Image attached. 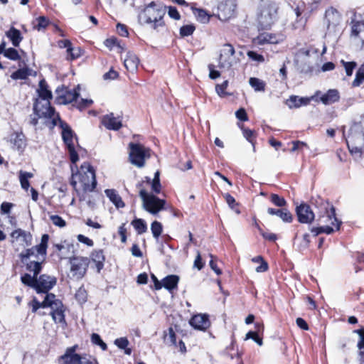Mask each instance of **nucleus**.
I'll return each mask as SVG.
<instances>
[{"label": "nucleus", "mask_w": 364, "mask_h": 364, "mask_svg": "<svg viewBox=\"0 0 364 364\" xmlns=\"http://www.w3.org/2000/svg\"><path fill=\"white\" fill-rule=\"evenodd\" d=\"M80 181L85 192H92L97 186L95 171L88 162L83 163L80 166Z\"/></svg>", "instance_id": "obj_6"}, {"label": "nucleus", "mask_w": 364, "mask_h": 364, "mask_svg": "<svg viewBox=\"0 0 364 364\" xmlns=\"http://www.w3.org/2000/svg\"><path fill=\"white\" fill-rule=\"evenodd\" d=\"M139 64V59L136 54L128 52L124 60V65L126 69L129 72H134L137 70Z\"/></svg>", "instance_id": "obj_23"}, {"label": "nucleus", "mask_w": 364, "mask_h": 364, "mask_svg": "<svg viewBox=\"0 0 364 364\" xmlns=\"http://www.w3.org/2000/svg\"><path fill=\"white\" fill-rule=\"evenodd\" d=\"M29 75V69L21 68L13 73L11 75V77L13 80H26Z\"/></svg>", "instance_id": "obj_46"}, {"label": "nucleus", "mask_w": 364, "mask_h": 364, "mask_svg": "<svg viewBox=\"0 0 364 364\" xmlns=\"http://www.w3.org/2000/svg\"><path fill=\"white\" fill-rule=\"evenodd\" d=\"M311 231L312 233L314 234L315 236H317L318 235L321 233L330 235L334 232V228L333 227H331L330 225H325L317 228H312L311 229Z\"/></svg>", "instance_id": "obj_43"}, {"label": "nucleus", "mask_w": 364, "mask_h": 364, "mask_svg": "<svg viewBox=\"0 0 364 364\" xmlns=\"http://www.w3.org/2000/svg\"><path fill=\"white\" fill-rule=\"evenodd\" d=\"M165 342L170 344L176 346V335L172 327L168 328V333L164 336Z\"/></svg>", "instance_id": "obj_53"}, {"label": "nucleus", "mask_w": 364, "mask_h": 364, "mask_svg": "<svg viewBox=\"0 0 364 364\" xmlns=\"http://www.w3.org/2000/svg\"><path fill=\"white\" fill-rule=\"evenodd\" d=\"M91 341L93 344L99 346L103 350H106L107 349V344L102 340L100 336L97 333H93L91 335Z\"/></svg>", "instance_id": "obj_56"}, {"label": "nucleus", "mask_w": 364, "mask_h": 364, "mask_svg": "<svg viewBox=\"0 0 364 364\" xmlns=\"http://www.w3.org/2000/svg\"><path fill=\"white\" fill-rule=\"evenodd\" d=\"M363 82H364V68L361 67L356 72L355 77L352 85L353 87H358Z\"/></svg>", "instance_id": "obj_58"}, {"label": "nucleus", "mask_w": 364, "mask_h": 364, "mask_svg": "<svg viewBox=\"0 0 364 364\" xmlns=\"http://www.w3.org/2000/svg\"><path fill=\"white\" fill-rule=\"evenodd\" d=\"M236 0H221L218 5L217 16L220 21H228L235 14Z\"/></svg>", "instance_id": "obj_9"}, {"label": "nucleus", "mask_w": 364, "mask_h": 364, "mask_svg": "<svg viewBox=\"0 0 364 364\" xmlns=\"http://www.w3.org/2000/svg\"><path fill=\"white\" fill-rule=\"evenodd\" d=\"M294 11L296 15V21L292 24L293 28L301 29L304 27L306 20L303 19V18H300L301 12L298 6L294 9Z\"/></svg>", "instance_id": "obj_45"}, {"label": "nucleus", "mask_w": 364, "mask_h": 364, "mask_svg": "<svg viewBox=\"0 0 364 364\" xmlns=\"http://www.w3.org/2000/svg\"><path fill=\"white\" fill-rule=\"evenodd\" d=\"M50 220L53 224L59 228H63L66 225V222L60 216L58 215H50Z\"/></svg>", "instance_id": "obj_62"}, {"label": "nucleus", "mask_w": 364, "mask_h": 364, "mask_svg": "<svg viewBox=\"0 0 364 364\" xmlns=\"http://www.w3.org/2000/svg\"><path fill=\"white\" fill-rule=\"evenodd\" d=\"M33 110L39 116H42L44 118L52 119V122L54 126L57 124V115L55 116V109L50 106V101L42 102L36 99L33 103Z\"/></svg>", "instance_id": "obj_8"}, {"label": "nucleus", "mask_w": 364, "mask_h": 364, "mask_svg": "<svg viewBox=\"0 0 364 364\" xmlns=\"http://www.w3.org/2000/svg\"><path fill=\"white\" fill-rule=\"evenodd\" d=\"M240 128L242 130L244 137L250 142L255 148V132L252 129L245 128L244 126H241Z\"/></svg>", "instance_id": "obj_51"}, {"label": "nucleus", "mask_w": 364, "mask_h": 364, "mask_svg": "<svg viewBox=\"0 0 364 364\" xmlns=\"http://www.w3.org/2000/svg\"><path fill=\"white\" fill-rule=\"evenodd\" d=\"M105 193L117 208H122L125 206L122 197L115 189H106Z\"/></svg>", "instance_id": "obj_26"}, {"label": "nucleus", "mask_w": 364, "mask_h": 364, "mask_svg": "<svg viewBox=\"0 0 364 364\" xmlns=\"http://www.w3.org/2000/svg\"><path fill=\"white\" fill-rule=\"evenodd\" d=\"M102 123L108 129L119 130L122 124L119 117H115L113 113L105 115L102 118Z\"/></svg>", "instance_id": "obj_19"}, {"label": "nucleus", "mask_w": 364, "mask_h": 364, "mask_svg": "<svg viewBox=\"0 0 364 364\" xmlns=\"http://www.w3.org/2000/svg\"><path fill=\"white\" fill-rule=\"evenodd\" d=\"M57 308L51 309L50 315L53 318V320L56 323H60L63 328L67 326V323L65 318V309L64 306L62 304V306H56Z\"/></svg>", "instance_id": "obj_21"}, {"label": "nucleus", "mask_w": 364, "mask_h": 364, "mask_svg": "<svg viewBox=\"0 0 364 364\" xmlns=\"http://www.w3.org/2000/svg\"><path fill=\"white\" fill-rule=\"evenodd\" d=\"M139 196L143 201V208L151 214L156 215L165 208L166 200L154 194H149L145 189L139 191Z\"/></svg>", "instance_id": "obj_4"}, {"label": "nucleus", "mask_w": 364, "mask_h": 364, "mask_svg": "<svg viewBox=\"0 0 364 364\" xmlns=\"http://www.w3.org/2000/svg\"><path fill=\"white\" fill-rule=\"evenodd\" d=\"M313 98H314V97H299L296 95H291L289 97V98L288 100H287L286 105L290 109L299 108L301 106H306V105H309Z\"/></svg>", "instance_id": "obj_20"}, {"label": "nucleus", "mask_w": 364, "mask_h": 364, "mask_svg": "<svg viewBox=\"0 0 364 364\" xmlns=\"http://www.w3.org/2000/svg\"><path fill=\"white\" fill-rule=\"evenodd\" d=\"M250 85L251 87L256 91H264L265 90V82L257 77H250L249 80Z\"/></svg>", "instance_id": "obj_41"}, {"label": "nucleus", "mask_w": 364, "mask_h": 364, "mask_svg": "<svg viewBox=\"0 0 364 364\" xmlns=\"http://www.w3.org/2000/svg\"><path fill=\"white\" fill-rule=\"evenodd\" d=\"M325 21L328 31L335 32L341 21V16L336 9L331 7L326 11Z\"/></svg>", "instance_id": "obj_15"}, {"label": "nucleus", "mask_w": 364, "mask_h": 364, "mask_svg": "<svg viewBox=\"0 0 364 364\" xmlns=\"http://www.w3.org/2000/svg\"><path fill=\"white\" fill-rule=\"evenodd\" d=\"M294 245L296 246L297 250L299 252H304L306 250L310 245V235L309 233H304L302 236H299L296 233L294 238Z\"/></svg>", "instance_id": "obj_22"}, {"label": "nucleus", "mask_w": 364, "mask_h": 364, "mask_svg": "<svg viewBox=\"0 0 364 364\" xmlns=\"http://www.w3.org/2000/svg\"><path fill=\"white\" fill-rule=\"evenodd\" d=\"M129 148L130 149L129 156L130 162L139 168L143 167L145 161L151 156V150L141 144L133 142L129 143Z\"/></svg>", "instance_id": "obj_5"}, {"label": "nucleus", "mask_w": 364, "mask_h": 364, "mask_svg": "<svg viewBox=\"0 0 364 364\" xmlns=\"http://www.w3.org/2000/svg\"><path fill=\"white\" fill-rule=\"evenodd\" d=\"M58 44L60 48L67 49V53L69 56L68 59L73 60L80 56L79 53H74V49L72 47V43L70 40H60L58 42Z\"/></svg>", "instance_id": "obj_32"}, {"label": "nucleus", "mask_w": 364, "mask_h": 364, "mask_svg": "<svg viewBox=\"0 0 364 364\" xmlns=\"http://www.w3.org/2000/svg\"><path fill=\"white\" fill-rule=\"evenodd\" d=\"M33 174L29 172L20 171L19 180L23 189L27 191L30 187L28 178H32Z\"/></svg>", "instance_id": "obj_42"}, {"label": "nucleus", "mask_w": 364, "mask_h": 364, "mask_svg": "<svg viewBox=\"0 0 364 364\" xmlns=\"http://www.w3.org/2000/svg\"><path fill=\"white\" fill-rule=\"evenodd\" d=\"M75 296L79 303L84 304L87 301V293L85 289L81 287L77 290Z\"/></svg>", "instance_id": "obj_54"}, {"label": "nucleus", "mask_w": 364, "mask_h": 364, "mask_svg": "<svg viewBox=\"0 0 364 364\" xmlns=\"http://www.w3.org/2000/svg\"><path fill=\"white\" fill-rule=\"evenodd\" d=\"M151 230L153 235V237L158 240L159 236L161 235L163 227L160 222L154 221L151 225Z\"/></svg>", "instance_id": "obj_48"}, {"label": "nucleus", "mask_w": 364, "mask_h": 364, "mask_svg": "<svg viewBox=\"0 0 364 364\" xmlns=\"http://www.w3.org/2000/svg\"><path fill=\"white\" fill-rule=\"evenodd\" d=\"M74 139H68V141H63L69 153L70 160L73 164H75L79 160L78 154L75 151Z\"/></svg>", "instance_id": "obj_33"}, {"label": "nucleus", "mask_w": 364, "mask_h": 364, "mask_svg": "<svg viewBox=\"0 0 364 364\" xmlns=\"http://www.w3.org/2000/svg\"><path fill=\"white\" fill-rule=\"evenodd\" d=\"M80 364H98L97 359L91 355H83Z\"/></svg>", "instance_id": "obj_64"}, {"label": "nucleus", "mask_w": 364, "mask_h": 364, "mask_svg": "<svg viewBox=\"0 0 364 364\" xmlns=\"http://www.w3.org/2000/svg\"><path fill=\"white\" fill-rule=\"evenodd\" d=\"M159 171H157L154 173V177L151 180V190L154 193L158 194L161 192V185L160 183V178H159Z\"/></svg>", "instance_id": "obj_49"}, {"label": "nucleus", "mask_w": 364, "mask_h": 364, "mask_svg": "<svg viewBox=\"0 0 364 364\" xmlns=\"http://www.w3.org/2000/svg\"><path fill=\"white\" fill-rule=\"evenodd\" d=\"M267 213L272 215H277L280 218L284 223H291L293 220L291 213L287 208L275 209L269 208Z\"/></svg>", "instance_id": "obj_24"}, {"label": "nucleus", "mask_w": 364, "mask_h": 364, "mask_svg": "<svg viewBox=\"0 0 364 364\" xmlns=\"http://www.w3.org/2000/svg\"><path fill=\"white\" fill-rule=\"evenodd\" d=\"M114 344L119 349H125L129 346V342L126 337H121V338H117L114 341Z\"/></svg>", "instance_id": "obj_63"}, {"label": "nucleus", "mask_w": 364, "mask_h": 364, "mask_svg": "<svg viewBox=\"0 0 364 364\" xmlns=\"http://www.w3.org/2000/svg\"><path fill=\"white\" fill-rule=\"evenodd\" d=\"M353 333H357L359 336V341L358 342L357 347L359 349V351L363 350L364 349V327L354 330Z\"/></svg>", "instance_id": "obj_60"}, {"label": "nucleus", "mask_w": 364, "mask_h": 364, "mask_svg": "<svg viewBox=\"0 0 364 364\" xmlns=\"http://www.w3.org/2000/svg\"><path fill=\"white\" fill-rule=\"evenodd\" d=\"M11 240V243L14 245L18 243L22 247L30 246L32 243V235L30 232H26L21 228L14 230L10 235Z\"/></svg>", "instance_id": "obj_12"}, {"label": "nucleus", "mask_w": 364, "mask_h": 364, "mask_svg": "<svg viewBox=\"0 0 364 364\" xmlns=\"http://www.w3.org/2000/svg\"><path fill=\"white\" fill-rule=\"evenodd\" d=\"M316 206L318 209V222L322 225H328L338 230L341 222L336 217L335 208L328 201L318 198L315 200Z\"/></svg>", "instance_id": "obj_3"}, {"label": "nucleus", "mask_w": 364, "mask_h": 364, "mask_svg": "<svg viewBox=\"0 0 364 364\" xmlns=\"http://www.w3.org/2000/svg\"><path fill=\"white\" fill-rule=\"evenodd\" d=\"M165 14L166 6L152 1L139 14V22L141 24L149 25L151 28L159 31V28L165 26Z\"/></svg>", "instance_id": "obj_1"}, {"label": "nucleus", "mask_w": 364, "mask_h": 364, "mask_svg": "<svg viewBox=\"0 0 364 364\" xmlns=\"http://www.w3.org/2000/svg\"><path fill=\"white\" fill-rule=\"evenodd\" d=\"M190 324L196 329L205 331L210 327V322L207 314H197L191 318Z\"/></svg>", "instance_id": "obj_18"}, {"label": "nucleus", "mask_w": 364, "mask_h": 364, "mask_svg": "<svg viewBox=\"0 0 364 364\" xmlns=\"http://www.w3.org/2000/svg\"><path fill=\"white\" fill-rule=\"evenodd\" d=\"M224 198L229 207L233 210L236 213H240V210L238 208V204L236 203L235 199L229 193H225Z\"/></svg>", "instance_id": "obj_47"}, {"label": "nucleus", "mask_w": 364, "mask_h": 364, "mask_svg": "<svg viewBox=\"0 0 364 364\" xmlns=\"http://www.w3.org/2000/svg\"><path fill=\"white\" fill-rule=\"evenodd\" d=\"M43 308L50 307L57 308L56 306H62V301L59 299H55V295L53 294H46L44 300L43 301Z\"/></svg>", "instance_id": "obj_35"}, {"label": "nucleus", "mask_w": 364, "mask_h": 364, "mask_svg": "<svg viewBox=\"0 0 364 364\" xmlns=\"http://www.w3.org/2000/svg\"><path fill=\"white\" fill-rule=\"evenodd\" d=\"M77 345L69 347L63 355L58 358V364H80L82 355L76 353Z\"/></svg>", "instance_id": "obj_14"}, {"label": "nucleus", "mask_w": 364, "mask_h": 364, "mask_svg": "<svg viewBox=\"0 0 364 364\" xmlns=\"http://www.w3.org/2000/svg\"><path fill=\"white\" fill-rule=\"evenodd\" d=\"M57 282V279L55 277L50 276L48 274H41L37 277V284L36 287V291L39 293H48Z\"/></svg>", "instance_id": "obj_11"}, {"label": "nucleus", "mask_w": 364, "mask_h": 364, "mask_svg": "<svg viewBox=\"0 0 364 364\" xmlns=\"http://www.w3.org/2000/svg\"><path fill=\"white\" fill-rule=\"evenodd\" d=\"M277 4L272 0H261L257 13V26L259 30L269 29L278 19Z\"/></svg>", "instance_id": "obj_2"}, {"label": "nucleus", "mask_w": 364, "mask_h": 364, "mask_svg": "<svg viewBox=\"0 0 364 364\" xmlns=\"http://www.w3.org/2000/svg\"><path fill=\"white\" fill-rule=\"evenodd\" d=\"M26 269L33 273L34 276H37L42 270V263L41 262L30 261L26 264Z\"/></svg>", "instance_id": "obj_40"}, {"label": "nucleus", "mask_w": 364, "mask_h": 364, "mask_svg": "<svg viewBox=\"0 0 364 364\" xmlns=\"http://www.w3.org/2000/svg\"><path fill=\"white\" fill-rule=\"evenodd\" d=\"M228 86V80H225L222 84L216 85L215 90L220 97H224L227 95H229V94L225 92V90L227 89Z\"/></svg>", "instance_id": "obj_59"}, {"label": "nucleus", "mask_w": 364, "mask_h": 364, "mask_svg": "<svg viewBox=\"0 0 364 364\" xmlns=\"http://www.w3.org/2000/svg\"><path fill=\"white\" fill-rule=\"evenodd\" d=\"M253 262H260V265L256 268V272H264L268 269V264L266 261L264 260L262 256H257L252 258Z\"/></svg>", "instance_id": "obj_50"}, {"label": "nucleus", "mask_w": 364, "mask_h": 364, "mask_svg": "<svg viewBox=\"0 0 364 364\" xmlns=\"http://www.w3.org/2000/svg\"><path fill=\"white\" fill-rule=\"evenodd\" d=\"M364 33V21H351V36L360 38V34Z\"/></svg>", "instance_id": "obj_34"}, {"label": "nucleus", "mask_w": 364, "mask_h": 364, "mask_svg": "<svg viewBox=\"0 0 364 364\" xmlns=\"http://www.w3.org/2000/svg\"><path fill=\"white\" fill-rule=\"evenodd\" d=\"M340 99L339 92L337 90L331 89L323 95L320 100L324 105H331L338 102Z\"/></svg>", "instance_id": "obj_28"}, {"label": "nucleus", "mask_w": 364, "mask_h": 364, "mask_svg": "<svg viewBox=\"0 0 364 364\" xmlns=\"http://www.w3.org/2000/svg\"><path fill=\"white\" fill-rule=\"evenodd\" d=\"M58 120L60 122V126L62 129V139L63 141H68V139H74L75 137L76 140L77 139V136L75 135L70 127L65 122H63L59 114H57Z\"/></svg>", "instance_id": "obj_30"}, {"label": "nucleus", "mask_w": 364, "mask_h": 364, "mask_svg": "<svg viewBox=\"0 0 364 364\" xmlns=\"http://www.w3.org/2000/svg\"><path fill=\"white\" fill-rule=\"evenodd\" d=\"M4 55L11 60H18L21 58L18 52L14 48H7Z\"/></svg>", "instance_id": "obj_57"}, {"label": "nucleus", "mask_w": 364, "mask_h": 364, "mask_svg": "<svg viewBox=\"0 0 364 364\" xmlns=\"http://www.w3.org/2000/svg\"><path fill=\"white\" fill-rule=\"evenodd\" d=\"M235 49L231 44H225L220 50L218 67L220 68L230 69L232 65Z\"/></svg>", "instance_id": "obj_10"}, {"label": "nucleus", "mask_w": 364, "mask_h": 364, "mask_svg": "<svg viewBox=\"0 0 364 364\" xmlns=\"http://www.w3.org/2000/svg\"><path fill=\"white\" fill-rule=\"evenodd\" d=\"M90 259L86 257H73L69 259L70 264V272L73 277L77 279H82L86 274Z\"/></svg>", "instance_id": "obj_7"}, {"label": "nucleus", "mask_w": 364, "mask_h": 364, "mask_svg": "<svg viewBox=\"0 0 364 364\" xmlns=\"http://www.w3.org/2000/svg\"><path fill=\"white\" fill-rule=\"evenodd\" d=\"M50 23V21L44 16H41L33 21V28L38 31L45 30Z\"/></svg>", "instance_id": "obj_36"}, {"label": "nucleus", "mask_w": 364, "mask_h": 364, "mask_svg": "<svg viewBox=\"0 0 364 364\" xmlns=\"http://www.w3.org/2000/svg\"><path fill=\"white\" fill-rule=\"evenodd\" d=\"M38 92L39 97L44 101H50L53 97L52 92L48 89V85L45 80L39 82Z\"/></svg>", "instance_id": "obj_31"}, {"label": "nucleus", "mask_w": 364, "mask_h": 364, "mask_svg": "<svg viewBox=\"0 0 364 364\" xmlns=\"http://www.w3.org/2000/svg\"><path fill=\"white\" fill-rule=\"evenodd\" d=\"M131 225L139 235H141L147 230V225L143 219L135 218L132 221Z\"/></svg>", "instance_id": "obj_38"}, {"label": "nucleus", "mask_w": 364, "mask_h": 364, "mask_svg": "<svg viewBox=\"0 0 364 364\" xmlns=\"http://www.w3.org/2000/svg\"><path fill=\"white\" fill-rule=\"evenodd\" d=\"M193 12L199 22L205 23L209 21L210 15L204 9H196Z\"/></svg>", "instance_id": "obj_44"}, {"label": "nucleus", "mask_w": 364, "mask_h": 364, "mask_svg": "<svg viewBox=\"0 0 364 364\" xmlns=\"http://www.w3.org/2000/svg\"><path fill=\"white\" fill-rule=\"evenodd\" d=\"M284 40V36L282 33H261L255 38L253 42L255 44L259 46L264 44H277Z\"/></svg>", "instance_id": "obj_16"}, {"label": "nucleus", "mask_w": 364, "mask_h": 364, "mask_svg": "<svg viewBox=\"0 0 364 364\" xmlns=\"http://www.w3.org/2000/svg\"><path fill=\"white\" fill-rule=\"evenodd\" d=\"M48 240V235L44 234L41 237V243L34 246L35 251H36L38 255L43 256L46 255Z\"/></svg>", "instance_id": "obj_37"}, {"label": "nucleus", "mask_w": 364, "mask_h": 364, "mask_svg": "<svg viewBox=\"0 0 364 364\" xmlns=\"http://www.w3.org/2000/svg\"><path fill=\"white\" fill-rule=\"evenodd\" d=\"M341 63L343 65L346 70V73L348 76H351L353 72V70L356 67V63L355 62H346L343 60L341 61Z\"/></svg>", "instance_id": "obj_61"}, {"label": "nucleus", "mask_w": 364, "mask_h": 364, "mask_svg": "<svg viewBox=\"0 0 364 364\" xmlns=\"http://www.w3.org/2000/svg\"><path fill=\"white\" fill-rule=\"evenodd\" d=\"M6 36L11 41L14 47H18L23 40V36L20 31L14 26H11L9 30L6 32Z\"/></svg>", "instance_id": "obj_27"}, {"label": "nucleus", "mask_w": 364, "mask_h": 364, "mask_svg": "<svg viewBox=\"0 0 364 364\" xmlns=\"http://www.w3.org/2000/svg\"><path fill=\"white\" fill-rule=\"evenodd\" d=\"M196 30V26L193 24L184 25L180 28V36L182 38L192 35Z\"/></svg>", "instance_id": "obj_52"}, {"label": "nucleus", "mask_w": 364, "mask_h": 364, "mask_svg": "<svg viewBox=\"0 0 364 364\" xmlns=\"http://www.w3.org/2000/svg\"><path fill=\"white\" fill-rule=\"evenodd\" d=\"M179 277L177 275L171 274L162 279V287L171 291L177 288Z\"/></svg>", "instance_id": "obj_29"}, {"label": "nucleus", "mask_w": 364, "mask_h": 364, "mask_svg": "<svg viewBox=\"0 0 364 364\" xmlns=\"http://www.w3.org/2000/svg\"><path fill=\"white\" fill-rule=\"evenodd\" d=\"M90 259L95 264L97 271L98 273L104 267V262L105 257L102 250H94L90 255Z\"/></svg>", "instance_id": "obj_25"}, {"label": "nucleus", "mask_w": 364, "mask_h": 364, "mask_svg": "<svg viewBox=\"0 0 364 364\" xmlns=\"http://www.w3.org/2000/svg\"><path fill=\"white\" fill-rule=\"evenodd\" d=\"M296 213L298 217V220L301 223L310 224L315 218V214L312 209L306 203H302L297 206L296 208Z\"/></svg>", "instance_id": "obj_17"}, {"label": "nucleus", "mask_w": 364, "mask_h": 364, "mask_svg": "<svg viewBox=\"0 0 364 364\" xmlns=\"http://www.w3.org/2000/svg\"><path fill=\"white\" fill-rule=\"evenodd\" d=\"M270 200L273 204L280 208H283L287 205L286 200L283 197L275 193L271 194Z\"/></svg>", "instance_id": "obj_55"}, {"label": "nucleus", "mask_w": 364, "mask_h": 364, "mask_svg": "<svg viewBox=\"0 0 364 364\" xmlns=\"http://www.w3.org/2000/svg\"><path fill=\"white\" fill-rule=\"evenodd\" d=\"M63 87H58L55 92L58 95V100L60 103L63 104H69L73 102H77V99L80 96V86L73 90H66L64 92H63Z\"/></svg>", "instance_id": "obj_13"}, {"label": "nucleus", "mask_w": 364, "mask_h": 364, "mask_svg": "<svg viewBox=\"0 0 364 364\" xmlns=\"http://www.w3.org/2000/svg\"><path fill=\"white\" fill-rule=\"evenodd\" d=\"M21 281L25 286L36 289L37 284V276H31L28 273H25L21 277Z\"/></svg>", "instance_id": "obj_39"}]
</instances>
